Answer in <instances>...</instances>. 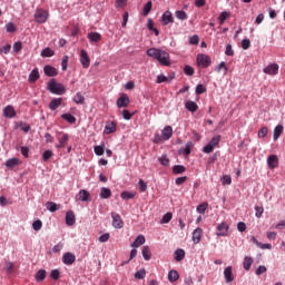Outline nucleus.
Segmentation results:
<instances>
[{"instance_id": "f257e3e1", "label": "nucleus", "mask_w": 285, "mask_h": 285, "mask_svg": "<svg viewBox=\"0 0 285 285\" xmlns=\"http://www.w3.org/2000/svg\"><path fill=\"white\" fill-rule=\"evenodd\" d=\"M147 56L156 59L160 66H170V55L165 50L150 48L147 50Z\"/></svg>"}, {"instance_id": "f03ea898", "label": "nucleus", "mask_w": 285, "mask_h": 285, "mask_svg": "<svg viewBox=\"0 0 285 285\" xmlns=\"http://www.w3.org/2000/svg\"><path fill=\"white\" fill-rule=\"evenodd\" d=\"M48 90L52 95H65L66 94V87L62 83L57 82V80H55V79L49 80Z\"/></svg>"}, {"instance_id": "7ed1b4c3", "label": "nucleus", "mask_w": 285, "mask_h": 285, "mask_svg": "<svg viewBox=\"0 0 285 285\" xmlns=\"http://www.w3.org/2000/svg\"><path fill=\"white\" fill-rule=\"evenodd\" d=\"M212 62H213V60L210 59V56H208V55L199 53L197 56V63L202 68H208V66H210Z\"/></svg>"}, {"instance_id": "20e7f679", "label": "nucleus", "mask_w": 285, "mask_h": 285, "mask_svg": "<svg viewBox=\"0 0 285 285\" xmlns=\"http://www.w3.org/2000/svg\"><path fill=\"white\" fill-rule=\"evenodd\" d=\"M263 71H264L265 75H272V76L278 75L279 65L278 63H271L267 67H265L263 69Z\"/></svg>"}, {"instance_id": "39448f33", "label": "nucleus", "mask_w": 285, "mask_h": 285, "mask_svg": "<svg viewBox=\"0 0 285 285\" xmlns=\"http://www.w3.org/2000/svg\"><path fill=\"white\" fill-rule=\"evenodd\" d=\"M62 262H63V264H66V266H72V264H75V262H77V256H75V254H72L70 252H67L62 256Z\"/></svg>"}, {"instance_id": "423d86ee", "label": "nucleus", "mask_w": 285, "mask_h": 285, "mask_svg": "<svg viewBox=\"0 0 285 285\" xmlns=\"http://www.w3.org/2000/svg\"><path fill=\"white\" fill-rule=\"evenodd\" d=\"M80 63L82 68H90V57L88 56L87 50H81L80 51Z\"/></svg>"}, {"instance_id": "0eeeda50", "label": "nucleus", "mask_w": 285, "mask_h": 285, "mask_svg": "<svg viewBox=\"0 0 285 285\" xmlns=\"http://www.w3.org/2000/svg\"><path fill=\"white\" fill-rule=\"evenodd\" d=\"M35 19L37 23H46V21H48V11L38 10L35 14Z\"/></svg>"}, {"instance_id": "6e6552de", "label": "nucleus", "mask_w": 285, "mask_h": 285, "mask_svg": "<svg viewBox=\"0 0 285 285\" xmlns=\"http://www.w3.org/2000/svg\"><path fill=\"white\" fill-rule=\"evenodd\" d=\"M111 218L114 228H124V220L119 214L111 213Z\"/></svg>"}, {"instance_id": "1a4fd4ad", "label": "nucleus", "mask_w": 285, "mask_h": 285, "mask_svg": "<svg viewBox=\"0 0 285 285\" xmlns=\"http://www.w3.org/2000/svg\"><path fill=\"white\" fill-rule=\"evenodd\" d=\"M267 165L271 170H274V168H277L279 166V158H277V155H271L267 158Z\"/></svg>"}, {"instance_id": "9d476101", "label": "nucleus", "mask_w": 285, "mask_h": 285, "mask_svg": "<svg viewBox=\"0 0 285 285\" xmlns=\"http://www.w3.org/2000/svg\"><path fill=\"white\" fill-rule=\"evenodd\" d=\"M224 277L226 284H230L232 282H235V276L233 275V267L228 266L224 269Z\"/></svg>"}, {"instance_id": "9b49d317", "label": "nucleus", "mask_w": 285, "mask_h": 285, "mask_svg": "<svg viewBox=\"0 0 285 285\" xmlns=\"http://www.w3.org/2000/svg\"><path fill=\"white\" fill-rule=\"evenodd\" d=\"M216 235H218V237H226V235H228V224L226 223H220L217 226V233Z\"/></svg>"}, {"instance_id": "f8f14e48", "label": "nucleus", "mask_w": 285, "mask_h": 285, "mask_svg": "<svg viewBox=\"0 0 285 285\" xmlns=\"http://www.w3.org/2000/svg\"><path fill=\"white\" fill-rule=\"evenodd\" d=\"M204 236V229L202 228H196L194 232H193V242L194 244H199V242H202V237Z\"/></svg>"}, {"instance_id": "ddd939ff", "label": "nucleus", "mask_w": 285, "mask_h": 285, "mask_svg": "<svg viewBox=\"0 0 285 285\" xmlns=\"http://www.w3.org/2000/svg\"><path fill=\"white\" fill-rule=\"evenodd\" d=\"M3 115L8 119H12L13 117H17V111L14 110V107H12V105H8L3 109Z\"/></svg>"}, {"instance_id": "4468645a", "label": "nucleus", "mask_w": 285, "mask_h": 285, "mask_svg": "<svg viewBox=\"0 0 285 285\" xmlns=\"http://www.w3.org/2000/svg\"><path fill=\"white\" fill-rule=\"evenodd\" d=\"M130 104V98H128L127 95L120 96L117 100L118 108H128V105Z\"/></svg>"}, {"instance_id": "2eb2a0df", "label": "nucleus", "mask_w": 285, "mask_h": 285, "mask_svg": "<svg viewBox=\"0 0 285 285\" xmlns=\"http://www.w3.org/2000/svg\"><path fill=\"white\" fill-rule=\"evenodd\" d=\"M70 139V136L68 134H62V137L58 138L59 144L56 145V148H66L68 141Z\"/></svg>"}, {"instance_id": "dca6fc26", "label": "nucleus", "mask_w": 285, "mask_h": 285, "mask_svg": "<svg viewBox=\"0 0 285 285\" xmlns=\"http://www.w3.org/2000/svg\"><path fill=\"white\" fill-rule=\"evenodd\" d=\"M76 222L77 220L75 218V212H72V210L67 212V214H66L67 226H75Z\"/></svg>"}, {"instance_id": "f3484780", "label": "nucleus", "mask_w": 285, "mask_h": 285, "mask_svg": "<svg viewBox=\"0 0 285 285\" xmlns=\"http://www.w3.org/2000/svg\"><path fill=\"white\" fill-rule=\"evenodd\" d=\"M185 108L189 111V112H197V110H199V106H197V102L193 101V100H188L185 102Z\"/></svg>"}, {"instance_id": "a211bd4d", "label": "nucleus", "mask_w": 285, "mask_h": 285, "mask_svg": "<svg viewBox=\"0 0 285 285\" xmlns=\"http://www.w3.org/2000/svg\"><path fill=\"white\" fill-rule=\"evenodd\" d=\"M163 24L164 26H168V23H173L175 21V19L173 18V12L170 11H166L163 17Z\"/></svg>"}, {"instance_id": "6ab92c4d", "label": "nucleus", "mask_w": 285, "mask_h": 285, "mask_svg": "<svg viewBox=\"0 0 285 285\" xmlns=\"http://www.w3.org/2000/svg\"><path fill=\"white\" fill-rule=\"evenodd\" d=\"M45 75H47V77H57L58 72H57V68L47 65L43 68Z\"/></svg>"}, {"instance_id": "aec40b11", "label": "nucleus", "mask_w": 285, "mask_h": 285, "mask_svg": "<svg viewBox=\"0 0 285 285\" xmlns=\"http://www.w3.org/2000/svg\"><path fill=\"white\" fill-rule=\"evenodd\" d=\"M87 37L91 43H99L101 41V33L99 32H89Z\"/></svg>"}, {"instance_id": "412c9836", "label": "nucleus", "mask_w": 285, "mask_h": 285, "mask_svg": "<svg viewBox=\"0 0 285 285\" xmlns=\"http://www.w3.org/2000/svg\"><path fill=\"white\" fill-rule=\"evenodd\" d=\"M144 244H146V237L144 235H139L131 244V248H139V246H144Z\"/></svg>"}, {"instance_id": "4be33fe9", "label": "nucleus", "mask_w": 285, "mask_h": 285, "mask_svg": "<svg viewBox=\"0 0 285 285\" xmlns=\"http://www.w3.org/2000/svg\"><path fill=\"white\" fill-rule=\"evenodd\" d=\"M61 104H63V98H53L49 104V108L51 110H57Z\"/></svg>"}, {"instance_id": "5701e85b", "label": "nucleus", "mask_w": 285, "mask_h": 285, "mask_svg": "<svg viewBox=\"0 0 285 285\" xmlns=\"http://www.w3.org/2000/svg\"><path fill=\"white\" fill-rule=\"evenodd\" d=\"M142 257L145 262H150L153 257V253H150V247L149 246H144L141 250Z\"/></svg>"}, {"instance_id": "b1692460", "label": "nucleus", "mask_w": 285, "mask_h": 285, "mask_svg": "<svg viewBox=\"0 0 285 285\" xmlns=\"http://www.w3.org/2000/svg\"><path fill=\"white\" fill-rule=\"evenodd\" d=\"M110 197H112V191L110 188L102 187L100 189V199H110Z\"/></svg>"}, {"instance_id": "393cba45", "label": "nucleus", "mask_w": 285, "mask_h": 285, "mask_svg": "<svg viewBox=\"0 0 285 285\" xmlns=\"http://www.w3.org/2000/svg\"><path fill=\"white\" fill-rule=\"evenodd\" d=\"M170 137H173V127L167 126L163 129V139H165V141H168Z\"/></svg>"}, {"instance_id": "a878e982", "label": "nucleus", "mask_w": 285, "mask_h": 285, "mask_svg": "<svg viewBox=\"0 0 285 285\" xmlns=\"http://www.w3.org/2000/svg\"><path fill=\"white\" fill-rule=\"evenodd\" d=\"M46 208H47V210H49V213H57V210H59V208H61V205H58L52 202H48L46 204Z\"/></svg>"}, {"instance_id": "bb28decb", "label": "nucleus", "mask_w": 285, "mask_h": 285, "mask_svg": "<svg viewBox=\"0 0 285 285\" xmlns=\"http://www.w3.org/2000/svg\"><path fill=\"white\" fill-rule=\"evenodd\" d=\"M179 279V273L175 269L169 271L168 273V281L174 284V282H177Z\"/></svg>"}, {"instance_id": "cd10ccee", "label": "nucleus", "mask_w": 285, "mask_h": 285, "mask_svg": "<svg viewBox=\"0 0 285 285\" xmlns=\"http://www.w3.org/2000/svg\"><path fill=\"white\" fill-rule=\"evenodd\" d=\"M40 75H39V69H33L30 75H29V83H35V81H37L39 79Z\"/></svg>"}, {"instance_id": "c85d7f7f", "label": "nucleus", "mask_w": 285, "mask_h": 285, "mask_svg": "<svg viewBox=\"0 0 285 285\" xmlns=\"http://www.w3.org/2000/svg\"><path fill=\"white\" fill-rule=\"evenodd\" d=\"M284 132V126L278 125L274 128V141H277L279 137H282V134Z\"/></svg>"}, {"instance_id": "c756f323", "label": "nucleus", "mask_w": 285, "mask_h": 285, "mask_svg": "<svg viewBox=\"0 0 285 285\" xmlns=\"http://www.w3.org/2000/svg\"><path fill=\"white\" fill-rule=\"evenodd\" d=\"M16 166H19V158H10L6 161V167L12 170V168H16Z\"/></svg>"}, {"instance_id": "7c9ffc66", "label": "nucleus", "mask_w": 285, "mask_h": 285, "mask_svg": "<svg viewBox=\"0 0 285 285\" xmlns=\"http://www.w3.org/2000/svg\"><path fill=\"white\" fill-rule=\"evenodd\" d=\"M79 199H80V202H89L90 200V193L86 189H81L79 191Z\"/></svg>"}, {"instance_id": "2f4dec72", "label": "nucleus", "mask_w": 285, "mask_h": 285, "mask_svg": "<svg viewBox=\"0 0 285 285\" xmlns=\"http://www.w3.org/2000/svg\"><path fill=\"white\" fill-rule=\"evenodd\" d=\"M117 130V124L115 122H109L105 127V134L106 135H111V132H115Z\"/></svg>"}, {"instance_id": "473e14b6", "label": "nucleus", "mask_w": 285, "mask_h": 285, "mask_svg": "<svg viewBox=\"0 0 285 285\" xmlns=\"http://www.w3.org/2000/svg\"><path fill=\"white\" fill-rule=\"evenodd\" d=\"M61 119H65V121H68V124H77V118L71 114H62Z\"/></svg>"}, {"instance_id": "72a5a7b5", "label": "nucleus", "mask_w": 285, "mask_h": 285, "mask_svg": "<svg viewBox=\"0 0 285 285\" xmlns=\"http://www.w3.org/2000/svg\"><path fill=\"white\" fill-rule=\"evenodd\" d=\"M184 257H186V252L184 249H176L175 250V259H176V262L184 261Z\"/></svg>"}, {"instance_id": "f704fd0d", "label": "nucleus", "mask_w": 285, "mask_h": 285, "mask_svg": "<svg viewBox=\"0 0 285 285\" xmlns=\"http://www.w3.org/2000/svg\"><path fill=\"white\" fill-rule=\"evenodd\" d=\"M250 266H253V258L249 256H245L244 263H243V268L245 271H250Z\"/></svg>"}, {"instance_id": "c9c22d12", "label": "nucleus", "mask_w": 285, "mask_h": 285, "mask_svg": "<svg viewBox=\"0 0 285 285\" xmlns=\"http://www.w3.org/2000/svg\"><path fill=\"white\" fill-rule=\"evenodd\" d=\"M230 17V12L228 11H223L219 17H218V21L220 23V26H224V23H226V19H228Z\"/></svg>"}, {"instance_id": "e433bc0d", "label": "nucleus", "mask_w": 285, "mask_h": 285, "mask_svg": "<svg viewBox=\"0 0 285 285\" xmlns=\"http://www.w3.org/2000/svg\"><path fill=\"white\" fill-rule=\"evenodd\" d=\"M175 17L178 18L180 21H186V19H188V13H186V11L184 10H177L175 12Z\"/></svg>"}, {"instance_id": "4c0bfd02", "label": "nucleus", "mask_w": 285, "mask_h": 285, "mask_svg": "<svg viewBox=\"0 0 285 285\" xmlns=\"http://www.w3.org/2000/svg\"><path fill=\"white\" fill-rule=\"evenodd\" d=\"M186 170V167L184 165H176L173 167L174 175H181Z\"/></svg>"}, {"instance_id": "58836bf2", "label": "nucleus", "mask_w": 285, "mask_h": 285, "mask_svg": "<svg viewBox=\"0 0 285 285\" xmlns=\"http://www.w3.org/2000/svg\"><path fill=\"white\" fill-rule=\"evenodd\" d=\"M150 10H153V1H148L144 9H142V14L144 17H148V14H150Z\"/></svg>"}, {"instance_id": "ea45409f", "label": "nucleus", "mask_w": 285, "mask_h": 285, "mask_svg": "<svg viewBox=\"0 0 285 285\" xmlns=\"http://www.w3.org/2000/svg\"><path fill=\"white\" fill-rule=\"evenodd\" d=\"M222 141V136L216 135L212 138V140L209 141V146H213L214 148H217V146H219V142Z\"/></svg>"}, {"instance_id": "a19ab883", "label": "nucleus", "mask_w": 285, "mask_h": 285, "mask_svg": "<svg viewBox=\"0 0 285 285\" xmlns=\"http://www.w3.org/2000/svg\"><path fill=\"white\" fill-rule=\"evenodd\" d=\"M46 279V271L39 269L36 274V282H43Z\"/></svg>"}, {"instance_id": "79ce46f5", "label": "nucleus", "mask_w": 285, "mask_h": 285, "mask_svg": "<svg viewBox=\"0 0 285 285\" xmlns=\"http://www.w3.org/2000/svg\"><path fill=\"white\" fill-rule=\"evenodd\" d=\"M75 104H85L86 97L81 95V92H77L76 96L73 97Z\"/></svg>"}, {"instance_id": "37998d69", "label": "nucleus", "mask_w": 285, "mask_h": 285, "mask_svg": "<svg viewBox=\"0 0 285 285\" xmlns=\"http://www.w3.org/2000/svg\"><path fill=\"white\" fill-rule=\"evenodd\" d=\"M94 153L98 157H101V155H104V153H106V149L104 148V146L97 145V146L94 147Z\"/></svg>"}, {"instance_id": "c03bdc74", "label": "nucleus", "mask_w": 285, "mask_h": 285, "mask_svg": "<svg viewBox=\"0 0 285 285\" xmlns=\"http://www.w3.org/2000/svg\"><path fill=\"white\" fill-rule=\"evenodd\" d=\"M41 57H55V51L50 48H45L41 51Z\"/></svg>"}, {"instance_id": "a18cd8bd", "label": "nucleus", "mask_w": 285, "mask_h": 285, "mask_svg": "<svg viewBox=\"0 0 285 285\" xmlns=\"http://www.w3.org/2000/svg\"><path fill=\"white\" fill-rule=\"evenodd\" d=\"M191 148H193V141H188L183 150V155H185V157H188V155H190Z\"/></svg>"}, {"instance_id": "49530a36", "label": "nucleus", "mask_w": 285, "mask_h": 285, "mask_svg": "<svg viewBox=\"0 0 285 285\" xmlns=\"http://www.w3.org/2000/svg\"><path fill=\"white\" fill-rule=\"evenodd\" d=\"M208 208V203H203L200 205L197 206L196 210L197 213H199L200 215H204V213H206V209Z\"/></svg>"}, {"instance_id": "de8ad7c7", "label": "nucleus", "mask_w": 285, "mask_h": 285, "mask_svg": "<svg viewBox=\"0 0 285 285\" xmlns=\"http://www.w3.org/2000/svg\"><path fill=\"white\" fill-rule=\"evenodd\" d=\"M223 186H230L233 184V178L229 175H225L222 178Z\"/></svg>"}, {"instance_id": "09e8293b", "label": "nucleus", "mask_w": 285, "mask_h": 285, "mask_svg": "<svg viewBox=\"0 0 285 285\" xmlns=\"http://www.w3.org/2000/svg\"><path fill=\"white\" fill-rule=\"evenodd\" d=\"M7 32H17V24L14 22H8L6 24Z\"/></svg>"}, {"instance_id": "8fccbe9b", "label": "nucleus", "mask_w": 285, "mask_h": 285, "mask_svg": "<svg viewBox=\"0 0 285 285\" xmlns=\"http://www.w3.org/2000/svg\"><path fill=\"white\" fill-rule=\"evenodd\" d=\"M184 72L187 75V77H193L195 75V69L187 65L184 68Z\"/></svg>"}, {"instance_id": "3c124183", "label": "nucleus", "mask_w": 285, "mask_h": 285, "mask_svg": "<svg viewBox=\"0 0 285 285\" xmlns=\"http://www.w3.org/2000/svg\"><path fill=\"white\" fill-rule=\"evenodd\" d=\"M120 197H121V199L128 200V199L135 198V194H132V193H130V191H122V193L120 194Z\"/></svg>"}, {"instance_id": "603ef678", "label": "nucleus", "mask_w": 285, "mask_h": 285, "mask_svg": "<svg viewBox=\"0 0 285 285\" xmlns=\"http://www.w3.org/2000/svg\"><path fill=\"white\" fill-rule=\"evenodd\" d=\"M146 277V269H139L135 273L136 279H144Z\"/></svg>"}, {"instance_id": "864d4df0", "label": "nucleus", "mask_w": 285, "mask_h": 285, "mask_svg": "<svg viewBox=\"0 0 285 285\" xmlns=\"http://www.w3.org/2000/svg\"><path fill=\"white\" fill-rule=\"evenodd\" d=\"M255 216L257 218L262 217V215H264V207L259 206V205H256L255 206Z\"/></svg>"}, {"instance_id": "5fc2aeb1", "label": "nucleus", "mask_w": 285, "mask_h": 285, "mask_svg": "<svg viewBox=\"0 0 285 285\" xmlns=\"http://www.w3.org/2000/svg\"><path fill=\"white\" fill-rule=\"evenodd\" d=\"M159 164H161V166H169L170 165V159H168V157L166 156H161L158 159Z\"/></svg>"}, {"instance_id": "6e6d98bb", "label": "nucleus", "mask_w": 285, "mask_h": 285, "mask_svg": "<svg viewBox=\"0 0 285 285\" xmlns=\"http://www.w3.org/2000/svg\"><path fill=\"white\" fill-rule=\"evenodd\" d=\"M43 223L41 220H35L32 224L33 230H41Z\"/></svg>"}, {"instance_id": "4d7b16f0", "label": "nucleus", "mask_w": 285, "mask_h": 285, "mask_svg": "<svg viewBox=\"0 0 285 285\" xmlns=\"http://www.w3.org/2000/svg\"><path fill=\"white\" fill-rule=\"evenodd\" d=\"M21 50H23V43H21V41H17L13 45V51L16 52H21Z\"/></svg>"}, {"instance_id": "13d9d810", "label": "nucleus", "mask_w": 285, "mask_h": 285, "mask_svg": "<svg viewBox=\"0 0 285 285\" xmlns=\"http://www.w3.org/2000/svg\"><path fill=\"white\" fill-rule=\"evenodd\" d=\"M268 135V127H263L258 130V137L262 139Z\"/></svg>"}, {"instance_id": "bf43d9fd", "label": "nucleus", "mask_w": 285, "mask_h": 285, "mask_svg": "<svg viewBox=\"0 0 285 285\" xmlns=\"http://www.w3.org/2000/svg\"><path fill=\"white\" fill-rule=\"evenodd\" d=\"M122 118L126 119V121H130V119H132V114L129 110L125 109L122 110Z\"/></svg>"}, {"instance_id": "052dcab7", "label": "nucleus", "mask_w": 285, "mask_h": 285, "mask_svg": "<svg viewBox=\"0 0 285 285\" xmlns=\"http://www.w3.org/2000/svg\"><path fill=\"white\" fill-rule=\"evenodd\" d=\"M213 150H215V147L209 145V142L203 148V153H205L206 155H210Z\"/></svg>"}, {"instance_id": "680f3d73", "label": "nucleus", "mask_w": 285, "mask_h": 285, "mask_svg": "<svg viewBox=\"0 0 285 285\" xmlns=\"http://www.w3.org/2000/svg\"><path fill=\"white\" fill-rule=\"evenodd\" d=\"M170 219H173V214L171 213H167L163 216L161 223L163 224H168L170 222Z\"/></svg>"}, {"instance_id": "e2e57ef3", "label": "nucleus", "mask_w": 285, "mask_h": 285, "mask_svg": "<svg viewBox=\"0 0 285 285\" xmlns=\"http://www.w3.org/2000/svg\"><path fill=\"white\" fill-rule=\"evenodd\" d=\"M60 275L61 274L59 273V269H52L50 273L51 279H55V281L59 279Z\"/></svg>"}, {"instance_id": "0e129e2a", "label": "nucleus", "mask_w": 285, "mask_h": 285, "mask_svg": "<svg viewBox=\"0 0 285 285\" xmlns=\"http://www.w3.org/2000/svg\"><path fill=\"white\" fill-rule=\"evenodd\" d=\"M242 48H243V50H248V48H250V40L249 39H243L242 40Z\"/></svg>"}, {"instance_id": "69168bd1", "label": "nucleus", "mask_w": 285, "mask_h": 285, "mask_svg": "<svg viewBox=\"0 0 285 285\" xmlns=\"http://www.w3.org/2000/svg\"><path fill=\"white\" fill-rule=\"evenodd\" d=\"M204 92H206V87H204V85H197L196 95H204Z\"/></svg>"}, {"instance_id": "338daca9", "label": "nucleus", "mask_w": 285, "mask_h": 285, "mask_svg": "<svg viewBox=\"0 0 285 285\" xmlns=\"http://www.w3.org/2000/svg\"><path fill=\"white\" fill-rule=\"evenodd\" d=\"M68 56H63L62 57V61H61V66H62V70H68Z\"/></svg>"}, {"instance_id": "774afa93", "label": "nucleus", "mask_w": 285, "mask_h": 285, "mask_svg": "<svg viewBox=\"0 0 285 285\" xmlns=\"http://www.w3.org/2000/svg\"><path fill=\"white\" fill-rule=\"evenodd\" d=\"M50 157H52V150H46V151L42 154V159H43V161H48V159H50Z\"/></svg>"}]
</instances>
